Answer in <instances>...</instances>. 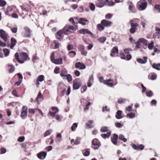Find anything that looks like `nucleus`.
I'll return each mask as SVG.
<instances>
[{"label": "nucleus", "instance_id": "nucleus-1", "mask_svg": "<svg viewBox=\"0 0 160 160\" xmlns=\"http://www.w3.org/2000/svg\"><path fill=\"white\" fill-rule=\"evenodd\" d=\"M140 20L138 18H134L131 20L129 23L131 28L130 29V32L132 34L134 33L137 29V28L139 26V23Z\"/></svg>", "mask_w": 160, "mask_h": 160}, {"label": "nucleus", "instance_id": "nucleus-2", "mask_svg": "<svg viewBox=\"0 0 160 160\" xmlns=\"http://www.w3.org/2000/svg\"><path fill=\"white\" fill-rule=\"evenodd\" d=\"M78 29V26H76L74 27L72 25L65 26L62 29L63 32L65 35H69L73 33L74 30H76Z\"/></svg>", "mask_w": 160, "mask_h": 160}, {"label": "nucleus", "instance_id": "nucleus-3", "mask_svg": "<svg viewBox=\"0 0 160 160\" xmlns=\"http://www.w3.org/2000/svg\"><path fill=\"white\" fill-rule=\"evenodd\" d=\"M130 50L129 48L124 49L123 52H121L120 54V58L127 60H130L132 58L131 55L129 54Z\"/></svg>", "mask_w": 160, "mask_h": 160}, {"label": "nucleus", "instance_id": "nucleus-4", "mask_svg": "<svg viewBox=\"0 0 160 160\" xmlns=\"http://www.w3.org/2000/svg\"><path fill=\"white\" fill-rule=\"evenodd\" d=\"M147 6V3L145 0H140L137 4L138 9L140 11L144 10Z\"/></svg>", "mask_w": 160, "mask_h": 160}, {"label": "nucleus", "instance_id": "nucleus-5", "mask_svg": "<svg viewBox=\"0 0 160 160\" xmlns=\"http://www.w3.org/2000/svg\"><path fill=\"white\" fill-rule=\"evenodd\" d=\"M50 59L51 61L53 63L56 64H59L62 63V58L60 57L58 59H55L54 58V52H52L51 53Z\"/></svg>", "mask_w": 160, "mask_h": 160}, {"label": "nucleus", "instance_id": "nucleus-6", "mask_svg": "<svg viewBox=\"0 0 160 160\" xmlns=\"http://www.w3.org/2000/svg\"><path fill=\"white\" fill-rule=\"evenodd\" d=\"M24 31L22 33L23 36L25 38H29L31 37L32 31L28 27L24 28Z\"/></svg>", "mask_w": 160, "mask_h": 160}, {"label": "nucleus", "instance_id": "nucleus-7", "mask_svg": "<svg viewBox=\"0 0 160 160\" xmlns=\"http://www.w3.org/2000/svg\"><path fill=\"white\" fill-rule=\"evenodd\" d=\"M92 143V147L94 149H98L101 145L100 142L96 138L93 139Z\"/></svg>", "mask_w": 160, "mask_h": 160}, {"label": "nucleus", "instance_id": "nucleus-8", "mask_svg": "<svg viewBox=\"0 0 160 160\" xmlns=\"http://www.w3.org/2000/svg\"><path fill=\"white\" fill-rule=\"evenodd\" d=\"M28 55L26 52H22L20 54V60H19V63H23L25 60L28 59Z\"/></svg>", "mask_w": 160, "mask_h": 160}, {"label": "nucleus", "instance_id": "nucleus-9", "mask_svg": "<svg viewBox=\"0 0 160 160\" xmlns=\"http://www.w3.org/2000/svg\"><path fill=\"white\" fill-rule=\"evenodd\" d=\"M104 82V84L111 87H112L113 86L117 84V82L116 81H114L111 78L105 80Z\"/></svg>", "mask_w": 160, "mask_h": 160}, {"label": "nucleus", "instance_id": "nucleus-10", "mask_svg": "<svg viewBox=\"0 0 160 160\" xmlns=\"http://www.w3.org/2000/svg\"><path fill=\"white\" fill-rule=\"evenodd\" d=\"M27 115V107L23 106L22 108L21 112V117L22 119H25Z\"/></svg>", "mask_w": 160, "mask_h": 160}, {"label": "nucleus", "instance_id": "nucleus-11", "mask_svg": "<svg viewBox=\"0 0 160 160\" xmlns=\"http://www.w3.org/2000/svg\"><path fill=\"white\" fill-rule=\"evenodd\" d=\"M118 49L117 47H114L110 53V56L112 57H115L118 56Z\"/></svg>", "mask_w": 160, "mask_h": 160}, {"label": "nucleus", "instance_id": "nucleus-12", "mask_svg": "<svg viewBox=\"0 0 160 160\" xmlns=\"http://www.w3.org/2000/svg\"><path fill=\"white\" fill-rule=\"evenodd\" d=\"M51 109L52 111H50L48 114L52 116H54L59 111L58 108L56 107H52L51 108Z\"/></svg>", "mask_w": 160, "mask_h": 160}, {"label": "nucleus", "instance_id": "nucleus-13", "mask_svg": "<svg viewBox=\"0 0 160 160\" xmlns=\"http://www.w3.org/2000/svg\"><path fill=\"white\" fill-rule=\"evenodd\" d=\"M63 34L64 33L63 32L62 30L59 31L56 34V38L60 41H61L63 37Z\"/></svg>", "mask_w": 160, "mask_h": 160}, {"label": "nucleus", "instance_id": "nucleus-14", "mask_svg": "<svg viewBox=\"0 0 160 160\" xmlns=\"http://www.w3.org/2000/svg\"><path fill=\"white\" fill-rule=\"evenodd\" d=\"M0 36L1 38L4 41H6L8 39V35L3 30H0Z\"/></svg>", "mask_w": 160, "mask_h": 160}, {"label": "nucleus", "instance_id": "nucleus-15", "mask_svg": "<svg viewBox=\"0 0 160 160\" xmlns=\"http://www.w3.org/2000/svg\"><path fill=\"white\" fill-rule=\"evenodd\" d=\"M75 66L76 68L80 69H83L86 67L85 64L80 62L76 63L75 64Z\"/></svg>", "mask_w": 160, "mask_h": 160}, {"label": "nucleus", "instance_id": "nucleus-16", "mask_svg": "<svg viewBox=\"0 0 160 160\" xmlns=\"http://www.w3.org/2000/svg\"><path fill=\"white\" fill-rule=\"evenodd\" d=\"M81 138L79 137H77L75 140L72 139L71 140V142L72 145H77L80 143Z\"/></svg>", "mask_w": 160, "mask_h": 160}, {"label": "nucleus", "instance_id": "nucleus-17", "mask_svg": "<svg viewBox=\"0 0 160 160\" xmlns=\"http://www.w3.org/2000/svg\"><path fill=\"white\" fill-rule=\"evenodd\" d=\"M89 22L88 19L84 18H81L78 20V23L83 25H88Z\"/></svg>", "mask_w": 160, "mask_h": 160}, {"label": "nucleus", "instance_id": "nucleus-18", "mask_svg": "<svg viewBox=\"0 0 160 160\" xmlns=\"http://www.w3.org/2000/svg\"><path fill=\"white\" fill-rule=\"evenodd\" d=\"M132 148L133 149L135 150H143L144 146L142 144H140V145H136L135 144H132Z\"/></svg>", "mask_w": 160, "mask_h": 160}, {"label": "nucleus", "instance_id": "nucleus-19", "mask_svg": "<svg viewBox=\"0 0 160 160\" xmlns=\"http://www.w3.org/2000/svg\"><path fill=\"white\" fill-rule=\"evenodd\" d=\"M81 86V84L80 82L77 80L73 81V88L74 89H77Z\"/></svg>", "mask_w": 160, "mask_h": 160}, {"label": "nucleus", "instance_id": "nucleus-20", "mask_svg": "<svg viewBox=\"0 0 160 160\" xmlns=\"http://www.w3.org/2000/svg\"><path fill=\"white\" fill-rule=\"evenodd\" d=\"M101 23L103 25L104 27H109L112 25V22L110 21L103 19L101 21Z\"/></svg>", "mask_w": 160, "mask_h": 160}, {"label": "nucleus", "instance_id": "nucleus-21", "mask_svg": "<svg viewBox=\"0 0 160 160\" xmlns=\"http://www.w3.org/2000/svg\"><path fill=\"white\" fill-rule=\"evenodd\" d=\"M128 4L129 6L128 9L129 10L132 12H135L136 11L134 10V6L132 2L130 1H128Z\"/></svg>", "mask_w": 160, "mask_h": 160}, {"label": "nucleus", "instance_id": "nucleus-22", "mask_svg": "<svg viewBox=\"0 0 160 160\" xmlns=\"http://www.w3.org/2000/svg\"><path fill=\"white\" fill-rule=\"evenodd\" d=\"M47 155V153L45 152H41L37 154L38 157L40 159H43L45 158Z\"/></svg>", "mask_w": 160, "mask_h": 160}, {"label": "nucleus", "instance_id": "nucleus-23", "mask_svg": "<svg viewBox=\"0 0 160 160\" xmlns=\"http://www.w3.org/2000/svg\"><path fill=\"white\" fill-rule=\"evenodd\" d=\"M79 32L80 34H88L92 35V32L87 29H82L79 31Z\"/></svg>", "mask_w": 160, "mask_h": 160}, {"label": "nucleus", "instance_id": "nucleus-24", "mask_svg": "<svg viewBox=\"0 0 160 160\" xmlns=\"http://www.w3.org/2000/svg\"><path fill=\"white\" fill-rule=\"evenodd\" d=\"M105 4L104 2L102 0H97L96 2V5L99 8L102 7Z\"/></svg>", "mask_w": 160, "mask_h": 160}, {"label": "nucleus", "instance_id": "nucleus-25", "mask_svg": "<svg viewBox=\"0 0 160 160\" xmlns=\"http://www.w3.org/2000/svg\"><path fill=\"white\" fill-rule=\"evenodd\" d=\"M118 138V135L116 134H114L113 137L111 138L112 142L113 144L115 145H117Z\"/></svg>", "mask_w": 160, "mask_h": 160}, {"label": "nucleus", "instance_id": "nucleus-26", "mask_svg": "<svg viewBox=\"0 0 160 160\" xmlns=\"http://www.w3.org/2000/svg\"><path fill=\"white\" fill-rule=\"evenodd\" d=\"M17 41L16 39L14 38H12L11 40V43L10 45V48L12 49L16 44Z\"/></svg>", "mask_w": 160, "mask_h": 160}, {"label": "nucleus", "instance_id": "nucleus-27", "mask_svg": "<svg viewBox=\"0 0 160 160\" xmlns=\"http://www.w3.org/2000/svg\"><path fill=\"white\" fill-rule=\"evenodd\" d=\"M147 58L146 57H144L143 59L141 58H137V61L140 63L144 64L146 63L147 62Z\"/></svg>", "mask_w": 160, "mask_h": 160}, {"label": "nucleus", "instance_id": "nucleus-28", "mask_svg": "<svg viewBox=\"0 0 160 160\" xmlns=\"http://www.w3.org/2000/svg\"><path fill=\"white\" fill-rule=\"evenodd\" d=\"M12 10V8L11 7H8L4 11L5 14L6 15L10 16V13Z\"/></svg>", "mask_w": 160, "mask_h": 160}, {"label": "nucleus", "instance_id": "nucleus-29", "mask_svg": "<svg viewBox=\"0 0 160 160\" xmlns=\"http://www.w3.org/2000/svg\"><path fill=\"white\" fill-rule=\"evenodd\" d=\"M43 99V96L40 91L37 97L36 100L38 103H40V102L42 101Z\"/></svg>", "mask_w": 160, "mask_h": 160}, {"label": "nucleus", "instance_id": "nucleus-30", "mask_svg": "<svg viewBox=\"0 0 160 160\" xmlns=\"http://www.w3.org/2000/svg\"><path fill=\"white\" fill-rule=\"evenodd\" d=\"M93 82V78L92 75H91L89 78L88 82L87 85L88 87H90L92 86V83Z\"/></svg>", "mask_w": 160, "mask_h": 160}, {"label": "nucleus", "instance_id": "nucleus-31", "mask_svg": "<svg viewBox=\"0 0 160 160\" xmlns=\"http://www.w3.org/2000/svg\"><path fill=\"white\" fill-rule=\"evenodd\" d=\"M157 76L156 74L154 73H151L149 75L148 77L150 79L152 80H154L157 78Z\"/></svg>", "mask_w": 160, "mask_h": 160}, {"label": "nucleus", "instance_id": "nucleus-32", "mask_svg": "<svg viewBox=\"0 0 160 160\" xmlns=\"http://www.w3.org/2000/svg\"><path fill=\"white\" fill-rule=\"evenodd\" d=\"M82 153L84 156H88L90 154V149L88 148L82 150Z\"/></svg>", "mask_w": 160, "mask_h": 160}, {"label": "nucleus", "instance_id": "nucleus-33", "mask_svg": "<svg viewBox=\"0 0 160 160\" xmlns=\"http://www.w3.org/2000/svg\"><path fill=\"white\" fill-rule=\"evenodd\" d=\"M67 73L66 69L64 68L62 69L60 75L61 76L62 78L64 77L67 75Z\"/></svg>", "mask_w": 160, "mask_h": 160}, {"label": "nucleus", "instance_id": "nucleus-34", "mask_svg": "<svg viewBox=\"0 0 160 160\" xmlns=\"http://www.w3.org/2000/svg\"><path fill=\"white\" fill-rule=\"evenodd\" d=\"M122 112L120 110L116 112V117L117 119H120L123 118L122 114Z\"/></svg>", "mask_w": 160, "mask_h": 160}, {"label": "nucleus", "instance_id": "nucleus-35", "mask_svg": "<svg viewBox=\"0 0 160 160\" xmlns=\"http://www.w3.org/2000/svg\"><path fill=\"white\" fill-rule=\"evenodd\" d=\"M111 131H109L106 134H102L101 136L102 138L104 139L106 138H108L111 135Z\"/></svg>", "mask_w": 160, "mask_h": 160}, {"label": "nucleus", "instance_id": "nucleus-36", "mask_svg": "<svg viewBox=\"0 0 160 160\" xmlns=\"http://www.w3.org/2000/svg\"><path fill=\"white\" fill-rule=\"evenodd\" d=\"M63 79H66L69 82H71L72 79L71 75L70 74H67L64 77H63Z\"/></svg>", "mask_w": 160, "mask_h": 160}, {"label": "nucleus", "instance_id": "nucleus-37", "mask_svg": "<svg viewBox=\"0 0 160 160\" xmlns=\"http://www.w3.org/2000/svg\"><path fill=\"white\" fill-rule=\"evenodd\" d=\"M152 67L154 69L158 70H160V63H153Z\"/></svg>", "mask_w": 160, "mask_h": 160}, {"label": "nucleus", "instance_id": "nucleus-38", "mask_svg": "<svg viewBox=\"0 0 160 160\" xmlns=\"http://www.w3.org/2000/svg\"><path fill=\"white\" fill-rule=\"evenodd\" d=\"M3 51L4 52L5 57L8 56L10 53V50L7 48H4L3 49Z\"/></svg>", "mask_w": 160, "mask_h": 160}, {"label": "nucleus", "instance_id": "nucleus-39", "mask_svg": "<svg viewBox=\"0 0 160 160\" xmlns=\"http://www.w3.org/2000/svg\"><path fill=\"white\" fill-rule=\"evenodd\" d=\"M93 122V121L92 120L88 121V123H86V126L88 128H91L93 127V126L92 125Z\"/></svg>", "mask_w": 160, "mask_h": 160}, {"label": "nucleus", "instance_id": "nucleus-40", "mask_svg": "<svg viewBox=\"0 0 160 160\" xmlns=\"http://www.w3.org/2000/svg\"><path fill=\"white\" fill-rule=\"evenodd\" d=\"M97 28L98 30L100 31L103 30L104 28V25L101 23L97 25Z\"/></svg>", "mask_w": 160, "mask_h": 160}, {"label": "nucleus", "instance_id": "nucleus-41", "mask_svg": "<svg viewBox=\"0 0 160 160\" xmlns=\"http://www.w3.org/2000/svg\"><path fill=\"white\" fill-rule=\"evenodd\" d=\"M100 131L102 132H109L108 128V127L103 126L101 128Z\"/></svg>", "mask_w": 160, "mask_h": 160}, {"label": "nucleus", "instance_id": "nucleus-42", "mask_svg": "<svg viewBox=\"0 0 160 160\" xmlns=\"http://www.w3.org/2000/svg\"><path fill=\"white\" fill-rule=\"evenodd\" d=\"M44 76L43 75H40L38 77L36 80L38 81L42 82L44 80Z\"/></svg>", "mask_w": 160, "mask_h": 160}, {"label": "nucleus", "instance_id": "nucleus-43", "mask_svg": "<svg viewBox=\"0 0 160 160\" xmlns=\"http://www.w3.org/2000/svg\"><path fill=\"white\" fill-rule=\"evenodd\" d=\"M138 40H139V42H140L141 43H142L144 45H147V40L143 38H139Z\"/></svg>", "mask_w": 160, "mask_h": 160}, {"label": "nucleus", "instance_id": "nucleus-44", "mask_svg": "<svg viewBox=\"0 0 160 160\" xmlns=\"http://www.w3.org/2000/svg\"><path fill=\"white\" fill-rule=\"evenodd\" d=\"M119 139L123 141L124 142H126L127 141V139L125 138L124 135L122 134H120L119 135Z\"/></svg>", "mask_w": 160, "mask_h": 160}, {"label": "nucleus", "instance_id": "nucleus-45", "mask_svg": "<svg viewBox=\"0 0 160 160\" xmlns=\"http://www.w3.org/2000/svg\"><path fill=\"white\" fill-rule=\"evenodd\" d=\"M135 114L134 113L130 112L127 115V117L130 118H133L135 117Z\"/></svg>", "mask_w": 160, "mask_h": 160}, {"label": "nucleus", "instance_id": "nucleus-46", "mask_svg": "<svg viewBox=\"0 0 160 160\" xmlns=\"http://www.w3.org/2000/svg\"><path fill=\"white\" fill-rule=\"evenodd\" d=\"M8 66L10 67V68L9 69V72L10 73H11L12 72L15 70V68L12 64L8 65Z\"/></svg>", "mask_w": 160, "mask_h": 160}, {"label": "nucleus", "instance_id": "nucleus-47", "mask_svg": "<svg viewBox=\"0 0 160 160\" xmlns=\"http://www.w3.org/2000/svg\"><path fill=\"white\" fill-rule=\"evenodd\" d=\"M78 127V123H74L71 127V129L72 131H74L76 130Z\"/></svg>", "mask_w": 160, "mask_h": 160}, {"label": "nucleus", "instance_id": "nucleus-48", "mask_svg": "<svg viewBox=\"0 0 160 160\" xmlns=\"http://www.w3.org/2000/svg\"><path fill=\"white\" fill-rule=\"evenodd\" d=\"M155 30L157 32L156 33L160 35V24H158L155 28Z\"/></svg>", "mask_w": 160, "mask_h": 160}, {"label": "nucleus", "instance_id": "nucleus-49", "mask_svg": "<svg viewBox=\"0 0 160 160\" xmlns=\"http://www.w3.org/2000/svg\"><path fill=\"white\" fill-rule=\"evenodd\" d=\"M55 118L57 120L59 121H61L63 118V117L61 115L57 114L55 116Z\"/></svg>", "mask_w": 160, "mask_h": 160}, {"label": "nucleus", "instance_id": "nucleus-50", "mask_svg": "<svg viewBox=\"0 0 160 160\" xmlns=\"http://www.w3.org/2000/svg\"><path fill=\"white\" fill-rule=\"evenodd\" d=\"M69 22L71 23L74 26V27H75L76 26H78L77 25V23H75L74 19L73 18H70L69 20Z\"/></svg>", "mask_w": 160, "mask_h": 160}, {"label": "nucleus", "instance_id": "nucleus-51", "mask_svg": "<svg viewBox=\"0 0 160 160\" xmlns=\"http://www.w3.org/2000/svg\"><path fill=\"white\" fill-rule=\"evenodd\" d=\"M154 46V42L153 41H151L150 43L148 44V48L150 49H152Z\"/></svg>", "mask_w": 160, "mask_h": 160}, {"label": "nucleus", "instance_id": "nucleus-52", "mask_svg": "<svg viewBox=\"0 0 160 160\" xmlns=\"http://www.w3.org/2000/svg\"><path fill=\"white\" fill-rule=\"evenodd\" d=\"M106 39L105 37H101L98 39V40L99 42L103 43L106 41Z\"/></svg>", "mask_w": 160, "mask_h": 160}, {"label": "nucleus", "instance_id": "nucleus-53", "mask_svg": "<svg viewBox=\"0 0 160 160\" xmlns=\"http://www.w3.org/2000/svg\"><path fill=\"white\" fill-rule=\"evenodd\" d=\"M52 132V130H49L45 132L44 134V137H46L50 135L51 133Z\"/></svg>", "mask_w": 160, "mask_h": 160}, {"label": "nucleus", "instance_id": "nucleus-54", "mask_svg": "<svg viewBox=\"0 0 160 160\" xmlns=\"http://www.w3.org/2000/svg\"><path fill=\"white\" fill-rule=\"evenodd\" d=\"M69 54L70 57L72 58L75 56L76 54V53L75 51H72L69 52Z\"/></svg>", "mask_w": 160, "mask_h": 160}, {"label": "nucleus", "instance_id": "nucleus-55", "mask_svg": "<svg viewBox=\"0 0 160 160\" xmlns=\"http://www.w3.org/2000/svg\"><path fill=\"white\" fill-rule=\"evenodd\" d=\"M110 111V109L109 108H108V107L107 106H105L102 108V111L103 112H104L105 111L108 112Z\"/></svg>", "mask_w": 160, "mask_h": 160}, {"label": "nucleus", "instance_id": "nucleus-56", "mask_svg": "<svg viewBox=\"0 0 160 160\" xmlns=\"http://www.w3.org/2000/svg\"><path fill=\"white\" fill-rule=\"evenodd\" d=\"M6 4V2L3 0H0V6L2 7Z\"/></svg>", "mask_w": 160, "mask_h": 160}, {"label": "nucleus", "instance_id": "nucleus-57", "mask_svg": "<svg viewBox=\"0 0 160 160\" xmlns=\"http://www.w3.org/2000/svg\"><path fill=\"white\" fill-rule=\"evenodd\" d=\"M147 96L149 97H151L153 95V92L151 91L146 92Z\"/></svg>", "mask_w": 160, "mask_h": 160}, {"label": "nucleus", "instance_id": "nucleus-58", "mask_svg": "<svg viewBox=\"0 0 160 160\" xmlns=\"http://www.w3.org/2000/svg\"><path fill=\"white\" fill-rule=\"evenodd\" d=\"M155 8L157 10L158 12H160V5L158 4H156L154 6Z\"/></svg>", "mask_w": 160, "mask_h": 160}, {"label": "nucleus", "instance_id": "nucleus-59", "mask_svg": "<svg viewBox=\"0 0 160 160\" xmlns=\"http://www.w3.org/2000/svg\"><path fill=\"white\" fill-rule=\"evenodd\" d=\"M89 8L91 10L94 11L95 10V5L92 3H91L89 5Z\"/></svg>", "mask_w": 160, "mask_h": 160}, {"label": "nucleus", "instance_id": "nucleus-60", "mask_svg": "<svg viewBox=\"0 0 160 160\" xmlns=\"http://www.w3.org/2000/svg\"><path fill=\"white\" fill-rule=\"evenodd\" d=\"M135 44H136V48H140L141 42H139V40L137 42H135Z\"/></svg>", "mask_w": 160, "mask_h": 160}, {"label": "nucleus", "instance_id": "nucleus-61", "mask_svg": "<svg viewBox=\"0 0 160 160\" xmlns=\"http://www.w3.org/2000/svg\"><path fill=\"white\" fill-rule=\"evenodd\" d=\"M60 68L58 67H56L54 70V72L56 74H58L59 72Z\"/></svg>", "mask_w": 160, "mask_h": 160}, {"label": "nucleus", "instance_id": "nucleus-62", "mask_svg": "<svg viewBox=\"0 0 160 160\" xmlns=\"http://www.w3.org/2000/svg\"><path fill=\"white\" fill-rule=\"evenodd\" d=\"M126 101V99L123 98H120L118 101V102L119 103H124Z\"/></svg>", "mask_w": 160, "mask_h": 160}, {"label": "nucleus", "instance_id": "nucleus-63", "mask_svg": "<svg viewBox=\"0 0 160 160\" xmlns=\"http://www.w3.org/2000/svg\"><path fill=\"white\" fill-rule=\"evenodd\" d=\"M115 125L116 127L118 128H121L122 127L123 125L119 122H116L115 124Z\"/></svg>", "mask_w": 160, "mask_h": 160}, {"label": "nucleus", "instance_id": "nucleus-64", "mask_svg": "<svg viewBox=\"0 0 160 160\" xmlns=\"http://www.w3.org/2000/svg\"><path fill=\"white\" fill-rule=\"evenodd\" d=\"M39 58L37 57L36 54H35L33 56L32 60L33 62L36 61Z\"/></svg>", "mask_w": 160, "mask_h": 160}]
</instances>
